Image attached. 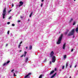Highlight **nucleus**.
Instances as JSON below:
<instances>
[{
  "mask_svg": "<svg viewBox=\"0 0 78 78\" xmlns=\"http://www.w3.org/2000/svg\"><path fill=\"white\" fill-rule=\"evenodd\" d=\"M62 37H63V34H61L60 36L58 38L57 42V44H60L61 43V41H62Z\"/></svg>",
  "mask_w": 78,
  "mask_h": 78,
  "instance_id": "nucleus-1",
  "label": "nucleus"
},
{
  "mask_svg": "<svg viewBox=\"0 0 78 78\" xmlns=\"http://www.w3.org/2000/svg\"><path fill=\"white\" fill-rule=\"evenodd\" d=\"M6 8H5L3 10L2 14L3 16V19H5V15H6Z\"/></svg>",
  "mask_w": 78,
  "mask_h": 78,
  "instance_id": "nucleus-2",
  "label": "nucleus"
},
{
  "mask_svg": "<svg viewBox=\"0 0 78 78\" xmlns=\"http://www.w3.org/2000/svg\"><path fill=\"white\" fill-rule=\"evenodd\" d=\"M55 61H56V57L55 56H52V59L51 61L52 62H55Z\"/></svg>",
  "mask_w": 78,
  "mask_h": 78,
  "instance_id": "nucleus-3",
  "label": "nucleus"
},
{
  "mask_svg": "<svg viewBox=\"0 0 78 78\" xmlns=\"http://www.w3.org/2000/svg\"><path fill=\"white\" fill-rule=\"evenodd\" d=\"M54 54L55 53L54 52H53V51H52L50 54V56L51 58L52 56H53V55H54Z\"/></svg>",
  "mask_w": 78,
  "mask_h": 78,
  "instance_id": "nucleus-4",
  "label": "nucleus"
},
{
  "mask_svg": "<svg viewBox=\"0 0 78 78\" xmlns=\"http://www.w3.org/2000/svg\"><path fill=\"white\" fill-rule=\"evenodd\" d=\"M20 4V5H19V6H22V5H23V2L22 1H20V3H19Z\"/></svg>",
  "mask_w": 78,
  "mask_h": 78,
  "instance_id": "nucleus-5",
  "label": "nucleus"
},
{
  "mask_svg": "<svg viewBox=\"0 0 78 78\" xmlns=\"http://www.w3.org/2000/svg\"><path fill=\"white\" fill-rule=\"evenodd\" d=\"M74 32H75V29H73L70 32L72 34H74Z\"/></svg>",
  "mask_w": 78,
  "mask_h": 78,
  "instance_id": "nucleus-6",
  "label": "nucleus"
},
{
  "mask_svg": "<svg viewBox=\"0 0 78 78\" xmlns=\"http://www.w3.org/2000/svg\"><path fill=\"white\" fill-rule=\"evenodd\" d=\"M73 34H72L70 32V33L69 34H67V36H72V35H73Z\"/></svg>",
  "mask_w": 78,
  "mask_h": 78,
  "instance_id": "nucleus-7",
  "label": "nucleus"
},
{
  "mask_svg": "<svg viewBox=\"0 0 78 78\" xmlns=\"http://www.w3.org/2000/svg\"><path fill=\"white\" fill-rule=\"evenodd\" d=\"M66 43H65L63 45V49H65V47H66Z\"/></svg>",
  "mask_w": 78,
  "mask_h": 78,
  "instance_id": "nucleus-8",
  "label": "nucleus"
},
{
  "mask_svg": "<svg viewBox=\"0 0 78 78\" xmlns=\"http://www.w3.org/2000/svg\"><path fill=\"white\" fill-rule=\"evenodd\" d=\"M67 31L65 33V35H67V33H68V32H69V30H67Z\"/></svg>",
  "mask_w": 78,
  "mask_h": 78,
  "instance_id": "nucleus-9",
  "label": "nucleus"
},
{
  "mask_svg": "<svg viewBox=\"0 0 78 78\" xmlns=\"http://www.w3.org/2000/svg\"><path fill=\"white\" fill-rule=\"evenodd\" d=\"M33 48V47H32V46L30 45L29 47V50H32V48Z\"/></svg>",
  "mask_w": 78,
  "mask_h": 78,
  "instance_id": "nucleus-10",
  "label": "nucleus"
},
{
  "mask_svg": "<svg viewBox=\"0 0 78 78\" xmlns=\"http://www.w3.org/2000/svg\"><path fill=\"white\" fill-rule=\"evenodd\" d=\"M56 73H55L53 75V76H52L51 77V78H53L54 77V76H55V75H56Z\"/></svg>",
  "mask_w": 78,
  "mask_h": 78,
  "instance_id": "nucleus-11",
  "label": "nucleus"
},
{
  "mask_svg": "<svg viewBox=\"0 0 78 78\" xmlns=\"http://www.w3.org/2000/svg\"><path fill=\"white\" fill-rule=\"evenodd\" d=\"M54 72H55L54 71V70H52L51 71L50 75H51V74H53V73Z\"/></svg>",
  "mask_w": 78,
  "mask_h": 78,
  "instance_id": "nucleus-12",
  "label": "nucleus"
},
{
  "mask_svg": "<svg viewBox=\"0 0 78 78\" xmlns=\"http://www.w3.org/2000/svg\"><path fill=\"white\" fill-rule=\"evenodd\" d=\"M32 14H33V12H32L30 13V14L29 16L30 17H31V16H32Z\"/></svg>",
  "mask_w": 78,
  "mask_h": 78,
  "instance_id": "nucleus-13",
  "label": "nucleus"
},
{
  "mask_svg": "<svg viewBox=\"0 0 78 78\" xmlns=\"http://www.w3.org/2000/svg\"><path fill=\"white\" fill-rule=\"evenodd\" d=\"M75 31L76 33H78V27H77L76 28Z\"/></svg>",
  "mask_w": 78,
  "mask_h": 78,
  "instance_id": "nucleus-14",
  "label": "nucleus"
},
{
  "mask_svg": "<svg viewBox=\"0 0 78 78\" xmlns=\"http://www.w3.org/2000/svg\"><path fill=\"white\" fill-rule=\"evenodd\" d=\"M27 53V52L26 51H24V57H25V56H26V55Z\"/></svg>",
  "mask_w": 78,
  "mask_h": 78,
  "instance_id": "nucleus-15",
  "label": "nucleus"
},
{
  "mask_svg": "<svg viewBox=\"0 0 78 78\" xmlns=\"http://www.w3.org/2000/svg\"><path fill=\"white\" fill-rule=\"evenodd\" d=\"M72 21H73V19L71 18L70 20L69 21V23H71Z\"/></svg>",
  "mask_w": 78,
  "mask_h": 78,
  "instance_id": "nucleus-16",
  "label": "nucleus"
},
{
  "mask_svg": "<svg viewBox=\"0 0 78 78\" xmlns=\"http://www.w3.org/2000/svg\"><path fill=\"white\" fill-rule=\"evenodd\" d=\"M28 58L27 57L26 58V60H25L26 62H28Z\"/></svg>",
  "mask_w": 78,
  "mask_h": 78,
  "instance_id": "nucleus-17",
  "label": "nucleus"
},
{
  "mask_svg": "<svg viewBox=\"0 0 78 78\" xmlns=\"http://www.w3.org/2000/svg\"><path fill=\"white\" fill-rule=\"evenodd\" d=\"M68 64H69V63L68 62H66V68H67V66H68Z\"/></svg>",
  "mask_w": 78,
  "mask_h": 78,
  "instance_id": "nucleus-18",
  "label": "nucleus"
},
{
  "mask_svg": "<svg viewBox=\"0 0 78 78\" xmlns=\"http://www.w3.org/2000/svg\"><path fill=\"white\" fill-rule=\"evenodd\" d=\"M29 76L28 75V74L27 75H26L25 76H24V78H28V76Z\"/></svg>",
  "mask_w": 78,
  "mask_h": 78,
  "instance_id": "nucleus-19",
  "label": "nucleus"
},
{
  "mask_svg": "<svg viewBox=\"0 0 78 78\" xmlns=\"http://www.w3.org/2000/svg\"><path fill=\"white\" fill-rule=\"evenodd\" d=\"M67 58V55H64L63 58L65 59H66Z\"/></svg>",
  "mask_w": 78,
  "mask_h": 78,
  "instance_id": "nucleus-20",
  "label": "nucleus"
},
{
  "mask_svg": "<svg viewBox=\"0 0 78 78\" xmlns=\"http://www.w3.org/2000/svg\"><path fill=\"white\" fill-rule=\"evenodd\" d=\"M6 63H5L3 65V66H6Z\"/></svg>",
  "mask_w": 78,
  "mask_h": 78,
  "instance_id": "nucleus-21",
  "label": "nucleus"
},
{
  "mask_svg": "<svg viewBox=\"0 0 78 78\" xmlns=\"http://www.w3.org/2000/svg\"><path fill=\"white\" fill-rule=\"evenodd\" d=\"M13 76H17L16 75V73H14V72H13Z\"/></svg>",
  "mask_w": 78,
  "mask_h": 78,
  "instance_id": "nucleus-22",
  "label": "nucleus"
},
{
  "mask_svg": "<svg viewBox=\"0 0 78 78\" xmlns=\"http://www.w3.org/2000/svg\"><path fill=\"white\" fill-rule=\"evenodd\" d=\"M9 62H10V61L9 60L7 62H6V63L8 64V63H9Z\"/></svg>",
  "mask_w": 78,
  "mask_h": 78,
  "instance_id": "nucleus-23",
  "label": "nucleus"
},
{
  "mask_svg": "<svg viewBox=\"0 0 78 78\" xmlns=\"http://www.w3.org/2000/svg\"><path fill=\"white\" fill-rule=\"evenodd\" d=\"M42 75H40V76L39 77V78H42Z\"/></svg>",
  "mask_w": 78,
  "mask_h": 78,
  "instance_id": "nucleus-24",
  "label": "nucleus"
},
{
  "mask_svg": "<svg viewBox=\"0 0 78 78\" xmlns=\"http://www.w3.org/2000/svg\"><path fill=\"white\" fill-rule=\"evenodd\" d=\"M75 24H76V22H74L73 23V25H75Z\"/></svg>",
  "mask_w": 78,
  "mask_h": 78,
  "instance_id": "nucleus-25",
  "label": "nucleus"
},
{
  "mask_svg": "<svg viewBox=\"0 0 78 78\" xmlns=\"http://www.w3.org/2000/svg\"><path fill=\"white\" fill-rule=\"evenodd\" d=\"M21 46V44H19L18 45V48H20V47Z\"/></svg>",
  "mask_w": 78,
  "mask_h": 78,
  "instance_id": "nucleus-26",
  "label": "nucleus"
},
{
  "mask_svg": "<svg viewBox=\"0 0 78 78\" xmlns=\"http://www.w3.org/2000/svg\"><path fill=\"white\" fill-rule=\"evenodd\" d=\"M64 67H65V66H62V69H64Z\"/></svg>",
  "mask_w": 78,
  "mask_h": 78,
  "instance_id": "nucleus-27",
  "label": "nucleus"
},
{
  "mask_svg": "<svg viewBox=\"0 0 78 78\" xmlns=\"http://www.w3.org/2000/svg\"><path fill=\"white\" fill-rule=\"evenodd\" d=\"M11 17H12V16H10V17L8 19H9V20H10V19H11Z\"/></svg>",
  "mask_w": 78,
  "mask_h": 78,
  "instance_id": "nucleus-28",
  "label": "nucleus"
},
{
  "mask_svg": "<svg viewBox=\"0 0 78 78\" xmlns=\"http://www.w3.org/2000/svg\"><path fill=\"white\" fill-rule=\"evenodd\" d=\"M11 11V9L8 12L9 13Z\"/></svg>",
  "mask_w": 78,
  "mask_h": 78,
  "instance_id": "nucleus-29",
  "label": "nucleus"
},
{
  "mask_svg": "<svg viewBox=\"0 0 78 78\" xmlns=\"http://www.w3.org/2000/svg\"><path fill=\"white\" fill-rule=\"evenodd\" d=\"M12 26H13V27H14V26H15V24H12Z\"/></svg>",
  "mask_w": 78,
  "mask_h": 78,
  "instance_id": "nucleus-30",
  "label": "nucleus"
},
{
  "mask_svg": "<svg viewBox=\"0 0 78 78\" xmlns=\"http://www.w3.org/2000/svg\"><path fill=\"white\" fill-rule=\"evenodd\" d=\"M7 34H9V30L8 32H7Z\"/></svg>",
  "mask_w": 78,
  "mask_h": 78,
  "instance_id": "nucleus-31",
  "label": "nucleus"
},
{
  "mask_svg": "<svg viewBox=\"0 0 78 78\" xmlns=\"http://www.w3.org/2000/svg\"><path fill=\"white\" fill-rule=\"evenodd\" d=\"M56 70H57V69H56V68H55V69H54V71H56Z\"/></svg>",
  "mask_w": 78,
  "mask_h": 78,
  "instance_id": "nucleus-32",
  "label": "nucleus"
},
{
  "mask_svg": "<svg viewBox=\"0 0 78 78\" xmlns=\"http://www.w3.org/2000/svg\"><path fill=\"white\" fill-rule=\"evenodd\" d=\"M7 24H8V25H9V24H10V22H8L7 23Z\"/></svg>",
  "mask_w": 78,
  "mask_h": 78,
  "instance_id": "nucleus-33",
  "label": "nucleus"
},
{
  "mask_svg": "<svg viewBox=\"0 0 78 78\" xmlns=\"http://www.w3.org/2000/svg\"><path fill=\"white\" fill-rule=\"evenodd\" d=\"M22 44V41H21V42H20L19 44Z\"/></svg>",
  "mask_w": 78,
  "mask_h": 78,
  "instance_id": "nucleus-34",
  "label": "nucleus"
},
{
  "mask_svg": "<svg viewBox=\"0 0 78 78\" xmlns=\"http://www.w3.org/2000/svg\"><path fill=\"white\" fill-rule=\"evenodd\" d=\"M43 5V3H41V7H42Z\"/></svg>",
  "mask_w": 78,
  "mask_h": 78,
  "instance_id": "nucleus-35",
  "label": "nucleus"
},
{
  "mask_svg": "<svg viewBox=\"0 0 78 78\" xmlns=\"http://www.w3.org/2000/svg\"><path fill=\"white\" fill-rule=\"evenodd\" d=\"M14 69H12V70L11 71V72H14Z\"/></svg>",
  "mask_w": 78,
  "mask_h": 78,
  "instance_id": "nucleus-36",
  "label": "nucleus"
},
{
  "mask_svg": "<svg viewBox=\"0 0 78 78\" xmlns=\"http://www.w3.org/2000/svg\"><path fill=\"white\" fill-rule=\"evenodd\" d=\"M31 73H29L27 75H28V76H29V75H31Z\"/></svg>",
  "mask_w": 78,
  "mask_h": 78,
  "instance_id": "nucleus-37",
  "label": "nucleus"
},
{
  "mask_svg": "<svg viewBox=\"0 0 78 78\" xmlns=\"http://www.w3.org/2000/svg\"><path fill=\"white\" fill-rule=\"evenodd\" d=\"M20 18L21 19H23V17L22 16H20Z\"/></svg>",
  "mask_w": 78,
  "mask_h": 78,
  "instance_id": "nucleus-38",
  "label": "nucleus"
},
{
  "mask_svg": "<svg viewBox=\"0 0 78 78\" xmlns=\"http://www.w3.org/2000/svg\"><path fill=\"white\" fill-rule=\"evenodd\" d=\"M50 64H51V62L50 61L49 63Z\"/></svg>",
  "mask_w": 78,
  "mask_h": 78,
  "instance_id": "nucleus-39",
  "label": "nucleus"
},
{
  "mask_svg": "<svg viewBox=\"0 0 78 78\" xmlns=\"http://www.w3.org/2000/svg\"><path fill=\"white\" fill-rule=\"evenodd\" d=\"M73 51V49H72L71 50V52H72V51Z\"/></svg>",
  "mask_w": 78,
  "mask_h": 78,
  "instance_id": "nucleus-40",
  "label": "nucleus"
},
{
  "mask_svg": "<svg viewBox=\"0 0 78 78\" xmlns=\"http://www.w3.org/2000/svg\"><path fill=\"white\" fill-rule=\"evenodd\" d=\"M15 73H17L18 72L17 71H15Z\"/></svg>",
  "mask_w": 78,
  "mask_h": 78,
  "instance_id": "nucleus-41",
  "label": "nucleus"
},
{
  "mask_svg": "<svg viewBox=\"0 0 78 78\" xmlns=\"http://www.w3.org/2000/svg\"><path fill=\"white\" fill-rule=\"evenodd\" d=\"M12 7H14V4H12Z\"/></svg>",
  "mask_w": 78,
  "mask_h": 78,
  "instance_id": "nucleus-42",
  "label": "nucleus"
},
{
  "mask_svg": "<svg viewBox=\"0 0 78 78\" xmlns=\"http://www.w3.org/2000/svg\"><path fill=\"white\" fill-rule=\"evenodd\" d=\"M18 22H20V20L18 21Z\"/></svg>",
  "mask_w": 78,
  "mask_h": 78,
  "instance_id": "nucleus-43",
  "label": "nucleus"
},
{
  "mask_svg": "<svg viewBox=\"0 0 78 78\" xmlns=\"http://www.w3.org/2000/svg\"><path fill=\"white\" fill-rule=\"evenodd\" d=\"M23 55H22L21 56V57H23Z\"/></svg>",
  "mask_w": 78,
  "mask_h": 78,
  "instance_id": "nucleus-44",
  "label": "nucleus"
},
{
  "mask_svg": "<svg viewBox=\"0 0 78 78\" xmlns=\"http://www.w3.org/2000/svg\"><path fill=\"white\" fill-rule=\"evenodd\" d=\"M76 65L75 66H74V67H75V68H76Z\"/></svg>",
  "mask_w": 78,
  "mask_h": 78,
  "instance_id": "nucleus-45",
  "label": "nucleus"
},
{
  "mask_svg": "<svg viewBox=\"0 0 78 78\" xmlns=\"http://www.w3.org/2000/svg\"><path fill=\"white\" fill-rule=\"evenodd\" d=\"M71 67H72V65H70V68H71Z\"/></svg>",
  "mask_w": 78,
  "mask_h": 78,
  "instance_id": "nucleus-46",
  "label": "nucleus"
},
{
  "mask_svg": "<svg viewBox=\"0 0 78 78\" xmlns=\"http://www.w3.org/2000/svg\"><path fill=\"white\" fill-rule=\"evenodd\" d=\"M26 49H28V47H26Z\"/></svg>",
  "mask_w": 78,
  "mask_h": 78,
  "instance_id": "nucleus-47",
  "label": "nucleus"
},
{
  "mask_svg": "<svg viewBox=\"0 0 78 78\" xmlns=\"http://www.w3.org/2000/svg\"><path fill=\"white\" fill-rule=\"evenodd\" d=\"M44 0H41V2H44Z\"/></svg>",
  "mask_w": 78,
  "mask_h": 78,
  "instance_id": "nucleus-48",
  "label": "nucleus"
},
{
  "mask_svg": "<svg viewBox=\"0 0 78 78\" xmlns=\"http://www.w3.org/2000/svg\"><path fill=\"white\" fill-rule=\"evenodd\" d=\"M8 44H6V46H8Z\"/></svg>",
  "mask_w": 78,
  "mask_h": 78,
  "instance_id": "nucleus-49",
  "label": "nucleus"
},
{
  "mask_svg": "<svg viewBox=\"0 0 78 78\" xmlns=\"http://www.w3.org/2000/svg\"><path fill=\"white\" fill-rule=\"evenodd\" d=\"M28 22L30 21V19H28Z\"/></svg>",
  "mask_w": 78,
  "mask_h": 78,
  "instance_id": "nucleus-50",
  "label": "nucleus"
},
{
  "mask_svg": "<svg viewBox=\"0 0 78 78\" xmlns=\"http://www.w3.org/2000/svg\"><path fill=\"white\" fill-rule=\"evenodd\" d=\"M75 37V36L74 35L73 36V38H74Z\"/></svg>",
  "mask_w": 78,
  "mask_h": 78,
  "instance_id": "nucleus-51",
  "label": "nucleus"
},
{
  "mask_svg": "<svg viewBox=\"0 0 78 78\" xmlns=\"http://www.w3.org/2000/svg\"><path fill=\"white\" fill-rule=\"evenodd\" d=\"M20 52H21V51H22V50H20Z\"/></svg>",
  "mask_w": 78,
  "mask_h": 78,
  "instance_id": "nucleus-52",
  "label": "nucleus"
},
{
  "mask_svg": "<svg viewBox=\"0 0 78 78\" xmlns=\"http://www.w3.org/2000/svg\"><path fill=\"white\" fill-rule=\"evenodd\" d=\"M69 78H71V76H70L69 77Z\"/></svg>",
  "mask_w": 78,
  "mask_h": 78,
  "instance_id": "nucleus-53",
  "label": "nucleus"
},
{
  "mask_svg": "<svg viewBox=\"0 0 78 78\" xmlns=\"http://www.w3.org/2000/svg\"><path fill=\"white\" fill-rule=\"evenodd\" d=\"M76 0H74V1L75 2Z\"/></svg>",
  "mask_w": 78,
  "mask_h": 78,
  "instance_id": "nucleus-54",
  "label": "nucleus"
},
{
  "mask_svg": "<svg viewBox=\"0 0 78 78\" xmlns=\"http://www.w3.org/2000/svg\"><path fill=\"white\" fill-rule=\"evenodd\" d=\"M60 71H61V70H60Z\"/></svg>",
  "mask_w": 78,
  "mask_h": 78,
  "instance_id": "nucleus-55",
  "label": "nucleus"
}]
</instances>
